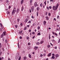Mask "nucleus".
<instances>
[{"instance_id":"nucleus-1","label":"nucleus","mask_w":60,"mask_h":60,"mask_svg":"<svg viewBox=\"0 0 60 60\" xmlns=\"http://www.w3.org/2000/svg\"><path fill=\"white\" fill-rule=\"evenodd\" d=\"M59 6V4L58 3L56 6V7L55 6H53V10H55L56 11L57 9V8H58V7Z\"/></svg>"},{"instance_id":"nucleus-56","label":"nucleus","mask_w":60,"mask_h":60,"mask_svg":"<svg viewBox=\"0 0 60 60\" xmlns=\"http://www.w3.org/2000/svg\"><path fill=\"white\" fill-rule=\"evenodd\" d=\"M53 55L52 56H55V54L54 53L52 54Z\"/></svg>"},{"instance_id":"nucleus-57","label":"nucleus","mask_w":60,"mask_h":60,"mask_svg":"<svg viewBox=\"0 0 60 60\" xmlns=\"http://www.w3.org/2000/svg\"><path fill=\"white\" fill-rule=\"evenodd\" d=\"M47 13H48V12H46L45 14L46 15H47Z\"/></svg>"},{"instance_id":"nucleus-38","label":"nucleus","mask_w":60,"mask_h":60,"mask_svg":"<svg viewBox=\"0 0 60 60\" xmlns=\"http://www.w3.org/2000/svg\"><path fill=\"white\" fill-rule=\"evenodd\" d=\"M7 3H9V0H7L6 1Z\"/></svg>"},{"instance_id":"nucleus-53","label":"nucleus","mask_w":60,"mask_h":60,"mask_svg":"<svg viewBox=\"0 0 60 60\" xmlns=\"http://www.w3.org/2000/svg\"><path fill=\"white\" fill-rule=\"evenodd\" d=\"M38 29L39 30V29H40V26H39L38 27Z\"/></svg>"},{"instance_id":"nucleus-19","label":"nucleus","mask_w":60,"mask_h":60,"mask_svg":"<svg viewBox=\"0 0 60 60\" xmlns=\"http://www.w3.org/2000/svg\"><path fill=\"white\" fill-rule=\"evenodd\" d=\"M24 10V8H23V6L22 7V11H23V10Z\"/></svg>"},{"instance_id":"nucleus-12","label":"nucleus","mask_w":60,"mask_h":60,"mask_svg":"<svg viewBox=\"0 0 60 60\" xmlns=\"http://www.w3.org/2000/svg\"><path fill=\"white\" fill-rule=\"evenodd\" d=\"M19 9H18L17 10V11H16V12H17V13H18V12H19Z\"/></svg>"},{"instance_id":"nucleus-50","label":"nucleus","mask_w":60,"mask_h":60,"mask_svg":"<svg viewBox=\"0 0 60 60\" xmlns=\"http://www.w3.org/2000/svg\"><path fill=\"white\" fill-rule=\"evenodd\" d=\"M26 39H29V37H26Z\"/></svg>"},{"instance_id":"nucleus-41","label":"nucleus","mask_w":60,"mask_h":60,"mask_svg":"<svg viewBox=\"0 0 60 60\" xmlns=\"http://www.w3.org/2000/svg\"><path fill=\"white\" fill-rule=\"evenodd\" d=\"M60 42V39H59L58 41V43H59Z\"/></svg>"},{"instance_id":"nucleus-58","label":"nucleus","mask_w":60,"mask_h":60,"mask_svg":"<svg viewBox=\"0 0 60 60\" xmlns=\"http://www.w3.org/2000/svg\"><path fill=\"white\" fill-rule=\"evenodd\" d=\"M49 16H50V13H49Z\"/></svg>"},{"instance_id":"nucleus-32","label":"nucleus","mask_w":60,"mask_h":60,"mask_svg":"<svg viewBox=\"0 0 60 60\" xmlns=\"http://www.w3.org/2000/svg\"><path fill=\"white\" fill-rule=\"evenodd\" d=\"M0 25L1 26H3V25H2V23H0Z\"/></svg>"},{"instance_id":"nucleus-25","label":"nucleus","mask_w":60,"mask_h":60,"mask_svg":"<svg viewBox=\"0 0 60 60\" xmlns=\"http://www.w3.org/2000/svg\"><path fill=\"white\" fill-rule=\"evenodd\" d=\"M32 34H35V32H33L32 33Z\"/></svg>"},{"instance_id":"nucleus-15","label":"nucleus","mask_w":60,"mask_h":60,"mask_svg":"<svg viewBox=\"0 0 60 60\" xmlns=\"http://www.w3.org/2000/svg\"><path fill=\"white\" fill-rule=\"evenodd\" d=\"M29 56L30 58H31V55L30 54H29Z\"/></svg>"},{"instance_id":"nucleus-4","label":"nucleus","mask_w":60,"mask_h":60,"mask_svg":"<svg viewBox=\"0 0 60 60\" xmlns=\"http://www.w3.org/2000/svg\"><path fill=\"white\" fill-rule=\"evenodd\" d=\"M16 11V10H14V9L13 10V11L12 12V14H14V13H15Z\"/></svg>"},{"instance_id":"nucleus-2","label":"nucleus","mask_w":60,"mask_h":60,"mask_svg":"<svg viewBox=\"0 0 60 60\" xmlns=\"http://www.w3.org/2000/svg\"><path fill=\"white\" fill-rule=\"evenodd\" d=\"M34 6L35 7H36L37 6H38V5L37 4V2H36L34 3Z\"/></svg>"},{"instance_id":"nucleus-43","label":"nucleus","mask_w":60,"mask_h":60,"mask_svg":"<svg viewBox=\"0 0 60 60\" xmlns=\"http://www.w3.org/2000/svg\"><path fill=\"white\" fill-rule=\"evenodd\" d=\"M55 49H57V47L56 46L55 47Z\"/></svg>"},{"instance_id":"nucleus-37","label":"nucleus","mask_w":60,"mask_h":60,"mask_svg":"<svg viewBox=\"0 0 60 60\" xmlns=\"http://www.w3.org/2000/svg\"><path fill=\"white\" fill-rule=\"evenodd\" d=\"M15 26L16 28H17V27H18V26L17 25H15Z\"/></svg>"},{"instance_id":"nucleus-39","label":"nucleus","mask_w":60,"mask_h":60,"mask_svg":"<svg viewBox=\"0 0 60 60\" xmlns=\"http://www.w3.org/2000/svg\"><path fill=\"white\" fill-rule=\"evenodd\" d=\"M46 1H45V2H44V3H45V5H46Z\"/></svg>"},{"instance_id":"nucleus-21","label":"nucleus","mask_w":60,"mask_h":60,"mask_svg":"<svg viewBox=\"0 0 60 60\" xmlns=\"http://www.w3.org/2000/svg\"><path fill=\"white\" fill-rule=\"evenodd\" d=\"M7 14H10V12L8 11L7 12Z\"/></svg>"},{"instance_id":"nucleus-36","label":"nucleus","mask_w":60,"mask_h":60,"mask_svg":"<svg viewBox=\"0 0 60 60\" xmlns=\"http://www.w3.org/2000/svg\"><path fill=\"white\" fill-rule=\"evenodd\" d=\"M37 44H38V45H39V44H40V43H39V42H38L37 43Z\"/></svg>"},{"instance_id":"nucleus-46","label":"nucleus","mask_w":60,"mask_h":60,"mask_svg":"<svg viewBox=\"0 0 60 60\" xmlns=\"http://www.w3.org/2000/svg\"><path fill=\"white\" fill-rule=\"evenodd\" d=\"M42 56H43V55H42V54H41L40 55V56H41V57H42Z\"/></svg>"},{"instance_id":"nucleus-14","label":"nucleus","mask_w":60,"mask_h":60,"mask_svg":"<svg viewBox=\"0 0 60 60\" xmlns=\"http://www.w3.org/2000/svg\"><path fill=\"white\" fill-rule=\"evenodd\" d=\"M24 60H26V56L24 57Z\"/></svg>"},{"instance_id":"nucleus-10","label":"nucleus","mask_w":60,"mask_h":60,"mask_svg":"<svg viewBox=\"0 0 60 60\" xmlns=\"http://www.w3.org/2000/svg\"><path fill=\"white\" fill-rule=\"evenodd\" d=\"M28 21V19H26L25 20V23H26L27 21Z\"/></svg>"},{"instance_id":"nucleus-26","label":"nucleus","mask_w":60,"mask_h":60,"mask_svg":"<svg viewBox=\"0 0 60 60\" xmlns=\"http://www.w3.org/2000/svg\"><path fill=\"white\" fill-rule=\"evenodd\" d=\"M43 56H46V53H44L43 54Z\"/></svg>"},{"instance_id":"nucleus-35","label":"nucleus","mask_w":60,"mask_h":60,"mask_svg":"<svg viewBox=\"0 0 60 60\" xmlns=\"http://www.w3.org/2000/svg\"><path fill=\"white\" fill-rule=\"evenodd\" d=\"M49 9H51V8H52V7L51 6L49 7Z\"/></svg>"},{"instance_id":"nucleus-62","label":"nucleus","mask_w":60,"mask_h":60,"mask_svg":"<svg viewBox=\"0 0 60 60\" xmlns=\"http://www.w3.org/2000/svg\"><path fill=\"white\" fill-rule=\"evenodd\" d=\"M3 36L1 35V38H2Z\"/></svg>"},{"instance_id":"nucleus-47","label":"nucleus","mask_w":60,"mask_h":60,"mask_svg":"<svg viewBox=\"0 0 60 60\" xmlns=\"http://www.w3.org/2000/svg\"><path fill=\"white\" fill-rule=\"evenodd\" d=\"M1 46L2 45H1V43H0V48H1Z\"/></svg>"},{"instance_id":"nucleus-11","label":"nucleus","mask_w":60,"mask_h":60,"mask_svg":"<svg viewBox=\"0 0 60 60\" xmlns=\"http://www.w3.org/2000/svg\"><path fill=\"white\" fill-rule=\"evenodd\" d=\"M51 58L54 59L55 58V57H54V56H52V57H51Z\"/></svg>"},{"instance_id":"nucleus-8","label":"nucleus","mask_w":60,"mask_h":60,"mask_svg":"<svg viewBox=\"0 0 60 60\" xmlns=\"http://www.w3.org/2000/svg\"><path fill=\"white\" fill-rule=\"evenodd\" d=\"M3 34L4 36H5L6 35V32H3Z\"/></svg>"},{"instance_id":"nucleus-6","label":"nucleus","mask_w":60,"mask_h":60,"mask_svg":"<svg viewBox=\"0 0 60 60\" xmlns=\"http://www.w3.org/2000/svg\"><path fill=\"white\" fill-rule=\"evenodd\" d=\"M51 55V53H49L47 55V56H50Z\"/></svg>"},{"instance_id":"nucleus-30","label":"nucleus","mask_w":60,"mask_h":60,"mask_svg":"<svg viewBox=\"0 0 60 60\" xmlns=\"http://www.w3.org/2000/svg\"><path fill=\"white\" fill-rule=\"evenodd\" d=\"M50 46L49 45L48 46V48H50Z\"/></svg>"},{"instance_id":"nucleus-7","label":"nucleus","mask_w":60,"mask_h":60,"mask_svg":"<svg viewBox=\"0 0 60 60\" xmlns=\"http://www.w3.org/2000/svg\"><path fill=\"white\" fill-rule=\"evenodd\" d=\"M19 55L18 56H16L15 57L16 59L17 60L18 59V58H19Z\"/></svg>"},{"instance_id":"nucleus-27","label":"nucleus","mask_w":60,"mask_h":60,"mask_svg":"<svg viewBox=\"0 0 60 60\" xmlns=\"http://www.w3.org/2000/svg\"><path fill=\"white\" fill-rule=\"evenodd\" d=\"M28 44V45H31V44L30 43V42H29V43Z\"/></svg>"},{"instance_id":"nucleus-18","label":"nucleus","mask_w":60,"mask_h":60,"mask_svg":"<svg viewBox=\"0 0 60 60\" xmlns=\"http://www.w3.org/2000/svg\"><path fill=\"white\" fill-rule=\"evenodd\" d=\"M45 18H46V19L47 20H49V17H48L46 16L45 17Z\"/></svg>"},{"instance_id":"nucleus-63","label":"nucleus","mask_w":60,"mask_h":60,"mask_svg":"<svg viewBox=\"0 0 60 60\" xmlns=\"http://www.w3.org/2000/svg\"><path fill=\"white\" fill-rule=\"evenodd\" d=\"M30 12H31V9H30Z\"/></svg>"},{"instance_id":"nucleus-24","label":"nucleus","mask_w":60,"mask_h":60,"mask_svg":"<svg viewBox=\"0 0 60 60\" xmlns=\"http://www.w3.org/2000/svg\"><path fill=\"white\" fill-rule=\"evenodd\" d=\"M38 35H41V33L40 32L38 33Z\"/></svg>"},{"instance_id":"nucleus-44","label":"nucleus","mask_w":60,"mask_h":60,"mask_svg":"<svg viewBox=\"0 0 60 60\" xmlns=\"http://www.w3.org/2000/svg\"><path fill=\"white\" fill-rule=\"evenodd\" d=\"M44 24H46V22L45 21H44Z\"/></svg>"},{"instance_id":"nucleus-48","label":"nucleus","mask_w":60,"mask_h":60,"mask_svg":"<svg viewBox=\"0 0 60 60\" xmlns=\"http://www.w3.org/2000/svg\"><path fill=\"white\" fill-rule=\"evenodd\" d=\"M59 15H58L57 16V19H59Z\"/></svg>"},{"instance_id":"nucleus-16","label":"nucleus","mask_w":60,"mask_h":60,"mask_svg":"<svg viewBox=\"0 0 60 60\" xmlns=\"http://www.w3.org/2000/svg\"><path fill=\"white\" fill-rule=\"evenodd\" d=\"M43 42H44V41H42L40 43V44H41L42 43H43Z\"/></svg>"},{"instance_id":"nucleus-9","label":"nucleus","mask_w":60,"mask_h":60,"mask_svg":"<svg viewBox=\"0 0 60 60\" xmlns=\"http://www.w3.org/2000/svg\"><path fill=\"white\" fill-rule=\"evenodd\" d=\"M59 55L58 54H56V56H55L56 57H59Z\"/></svg>"},{"instance_id":"nucleus-54","label":"nucleus","mask_w":60,"mask_h":60,"mask_svg":"<svg viewBox=\"0 0 60 60\" xmlns=\"http://www.w3.org/2000/svg\"><path fill=\"white\" fill-rule=\"evenodd\" d=\"M47 9L48 10H49V7H47Z\"/></svg>"},{"instance_id":"nucleus-40","label":"nucleus","mask_w":60,"mask_h":60,"mask_svg":"<svg viewBox=\"0 0 60 60\" xmlns=\"http://www.w3.org/2000/svg\"><path fill=\"white\" fill-rule=\"evenodd\" d=\"M20 25L21 26H22L23 25V24H22V23H21Z\"/></svg>"},{"instance_id":"nucleus-61","label":"nucleus","mask_w":60,"mask_h":60,"mask_svg":"<svg viewBox=\"0 0 60 60\" xmlns=\"http://www.w3.org/2000/svg\"><path fill=\"white\" fill-rule=\"evenodd\" d=\"M1 58H2V59H4V58L3 57H2Z\"/></svg>"},{"instance_id":"nucleus-3","label":"nucleus","mask_w":60,"mask_h":60,"mask_svg":"<svg viewBox=\"0 0 60 60\" xmlns=\"http://www.w3.org/2000/svg\"><path fill=\"white\" fill-rule=\"evenodd\" d=\"M34 6H33L31 8V10L32 11H34Z\"/></svg>"},{"instance_id":"nucleus-5","label":"nucleus","mask_w":60,"mask_h":60,"mask_svg":"<svg viewBox=\"0 0 60 60\" xmlns=\"http://www.w3.org/2000/svg\"><path fill=\"white\" fill-rule=\"evenodd\" d=\"M38 49V47H36V46H35L34 47V49H35V50H37V49Z\"/></svg>"},{"instance_id":"nucleus-52","label":"nucleus","mask_w":60,"mask_h":60,"mask_svg":"<svg viewBox=\"0 0 60 60\" xmlns=\"http://www.w3.org/2000/svg\"><path fill=\"white\" fill-rule=\"evenodd\" d=\"M20 58H21L20 57L19 58V59H18L19 60H20Z\"/></svg>"},{"instance_id":"nucleus-22","label":"nucleus","mask_w":60,"mask_h":60,"mask_svg":"<svg viewBox=\"0 0 60 60\" xmlns=\"http://www.w3.org/2000/svg\"><path fill=\"white\" fill-rule=\"evenodd\" d=\"M27 28H26V27H25L24 28V30H26V29Z\"/></svg>"},{"instance_id":"nucleus-42","label":"nucleus","mask_w":60,"mask_h":60,"mask_svg":"<svg viewBox=\"0 0 60 60\" xmlns=\"http://www.w3.org/2000/svg\"><path fill=\"white\" fill-rule=\"evenodd\" d=\"M31 18H32V19H34V16H31Z\"/></svg>"},{"instance_id":"nucleus-45","label":"nucleus","mask_w":60,"mask_h":60,"mask_svg":"<svg viewBox=\"0 0 60 60\" xmlns=\"http://www.w3.org/2000/svg\"><path fill=\"white\" fill-rule=\"evenodd\" d=\"M22 38V37H21V36L20 37V39H21Z\"/></svg>"},{"instance_id":"nucleus-51","label":"nucleus","mask_w":60,"mask_h":60,"mask_svg":"<svg viewBox=\"0 0 60 60\" xmlns=\"http://www.w3.org/2000/svg\"><path fill=\"white\" fill-rule=\"evenodd\" d=\"M37 16H38V12H37Z\"/></svg>"},{"instance_id":"nucleus-20","label":"nucleus","mask_w":60,"mask_h":60,"mask_svg":"<svg viewBox=\"0 0 60 60\" xmlns=\"http://www.w3.org/2000/svg\"><path fill=\"white\" fill-rule=\"evenodd\" d=\"M18 47L19 49L20 47H19V43H18Z\"/></svg>"},{"instance_id":"nucleus-55","label":"nucleus","mask_w":60,"mask_h":60,"mask_svg":"<svg viewBox=\"0 0 60 60\" xmlns=\"http://www.w3.org/2000/svg\"><path fill=\"white\" fill-rule=\"evenodd\" d=\"M29 32H31V30L30 29L29 30Z\"/></svg>"},{"instance_id":"nucleus-17","label":"nucleus","mask_w":60,"mask_h":60,"mask_svg":"<svg viewBox=\"0 0 60 60\" xmlns=\"http://www.w3.org/2000/svg\"><path fill=\"white\" fill-rule=\"evenodd\" d=\"M22 32H23V31L22 30H21V31H20L19 32V34H21Z\"/></svg>"},{"instance_id":"nucleus-29","label":"nucleus","mask_w":60,"mask_h":60,"mask_svg":"<svg viewBox=\"0 0 60 60\" xmlns=\"http://www.w3.org/2000/svg\"><path fill=\"white\" fill-rule=\"evenodd\" d=\"M55 35H56V36H57V34L56 33H55Z\"/></svg>"},{"instance_id":"nucleus-23","label":"nucleus","mask_w":60,"mask_h":60,"mask_svg":"<svg viewBox=\"0 0 60 60\" xmlns=\"http://www.w3.org/2000/svg\"><path fill=\"white\" fill-rule=\"evenodd\" d=\"M32 2H33V1L32 0H30V4H32Z\"/></svg>"},{"instance_id":"nucleus-28","label":"nucleus","mask_w":60,"mask_h":60,"mask_svg":"<svg viewBox=\"0 0 60 60\" xmlns=\"http://www.w3.org/2000/svg\"><path fill=\"white\" fill-rule=\"evenodd\" d=\"M17 21H18V22H19V19H17Z\"/></svg>"},{"instance_id":"nucleus-59","label":"nucleus","mask_w":60,"mask_h":60,"mask_svg":"<svg viewBox=\"0 0 60 60\" xmlns=\"http://www.w3.org/2000/svg\"><path fill=\"white\" fill-rule=\"evenodd\" d=\"M35 37V36H34L32 38L33 39H34V38Z\"/></svg>"},{"instance_id":"nucleus-49","label":"nucleus","mask_w":60,"mask_h":60,"mask_svg":"<svg viewBox=\"0 0 60 60\" xmlns=\"http://www.w3.org/2000/svg\"><path fill=\"white\" fill-rule=\"evenodd\" d=\"M54 0H50V1L51 2H53Z\"/></svg>"},{"instance_id":"nucleus-13","label":"nucleus","mask_w":60,"mask_h":60,"mask_svg":"<svg viewBox=\"0 0 60 60\" xmlns=\"http://www.w3.org/2000/svg\"><path fill=\"white\" fill-rule=\"evenodd\" d=\"M23 1H24V0H21V4H23Z\"/></svg>"},{"instance_id":"nucleus-34","label":"nucleus","mask_w":60,"mask_h":60,"mask_svg":"<svg viewBox=\"0 0 60 60\" xmlns=\"http://www.w3.org/2000/svg\"><path fill=\"white\" fill-rule=\"evenodd\" d=\"M31 22L30 21H29V22H28V23H31Z\"/></svg>"},{"instance_id":"nucleus-31","label":"nucleus","mask_w":60,"mask_h":60,"mask_svg":"<svg viewBox=\"0 0 60 60\" xmlns=\"http://www.w3.org/2000/svg\"><path fill=\"white\" fill-rule=\"evenodd\" d=\"M37 10H39V7H37Z\"/></svg>"},{"instance_id":"nucleus-64","label":"nucleus","mask_w":60,"mask_h":60,"mask_svg":"<svg viewBox=\"0 0 60 60\" xmlns=\"http://www.w3.org/2000/svg\"><path fill=\"white\" fill-rule=\"evenodd\" d=\"M1 35H2V36H4V34H2Z\"/></svg>"},{"instance_id":"nucleus-60","label":"nucleus","mask_w":60,"mask_h":60,"mask_svg":"<svg viewBox=\"0 0 60 60\" xmlns=\"http://www.w3.org/2000/svg\"><path fill=\"white\" fill-rule=\"evenodd\" d=\"M6 43H7V40L6 39L5 40Z\"/></svg>"},{"instance_id":"nucleus-33","label":"nucleus","mask_w":60,"mask_h":60,"mask_svg":"<svg viewBox=\"0 0 60 60\" xmlns=\"http://www.w3.org/2000/svg\"><path fill=\"white\" fill-rule=\"evenodd\" d=\"M40 5L41 7H42V4H40Z\"/></svg>"}]
</instances>
